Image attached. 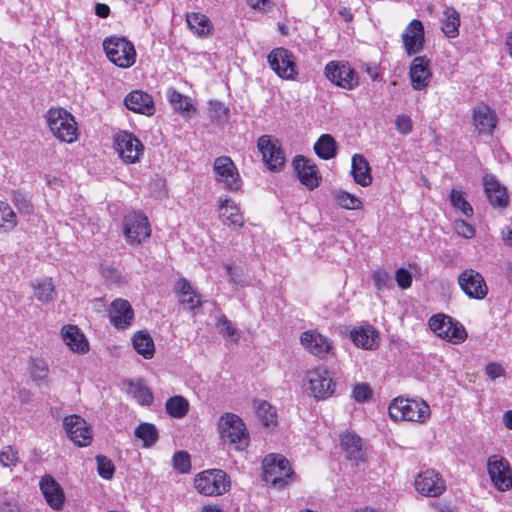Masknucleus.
<instances>
[{
    "instance_id": "nucleus-42",
    "label": "nucleus",
    "mask_w": 512,
    "mask_h": 512,
    "mask_svg": "<svg viewBox=\"0 0 512 512\" xmlns=\"http://www.w3.org/2000/svg\"><path fill=\"white\" fill-rule=\"evenodd\" d=\"M333 199L341 208L348 210H358L363 206L362 201L358 197L344 190H335L333 192Z\"/></svg>"
},
{
    "instance_id": "nucleus-9",
    "label": "nucleus",
    "mask_w": 512,
    "mask_h": 512,
    "mask_svg": "<svg viewBox=\"0 0 512 512\" xmlns=\"http://www.w3.org/2000/svg\"><path fill=\"white\" fill-rule=\"evenodd\" d=\"M307 390L317 400L331 397L335 391V382L324 366H318L306 373Z\"/></svg>"
},
{
    "instance_id": "nucleus-48",
    "label": "nucleus",
    "mask_w": 512,
    "mask_h": 512,
    "mask_svg": "<svg viewBox=\"0 0 512 512\" xmlns=\"http://www.w3.org/2000/svg\"><path fill=\"white\" fill-rule=\"evenodd\" d=\"M96 462L99 475L104 479H111L115 471L112 461L106 456L98 455Z\"/></svg>"
},
{
    "instance_id": "nucleus-22",
    "label": "nucleus",
    "mask_w": 512,
    "mask_h": 512,
    "mask_svg": "<svg viewBox=\"0 0 512 512\" xmlns=\"http://www.w3.org/2000/svg\"><path fill=\"white\" fill-rule=\"evenodd\" d=\"M409 78L414 90H425L432 78L430 61L424 56L415 57L409 68Z\"/></svg>"
},
{
    "instance_id": "nucleus-30",
    "label": "nucleus",
    "mask_w": 512,
    "mask_h": 512,
    "mask_svg": "<svg viewBox=\"0 0 512 512\" xmlns=\"http://www.w3.org/2000/svg\"><path fill=\"white\" fill-rule=\"evenodd\" d=\"M61 337L63 342L75 353L84 354L89 350L88 340L76 325L63 326Z\"/></svg>"
},
{
    "instance_id": "nucleus-47",
    "label": "nucleus",
    "mask_w": 512,
    "mask_h": 512,
    "mask_svg": "<svg viewBox=\"0 0 512 512\" xmlns=\"http://www.w3.org/2000/svg\"><path fill=\"white\" fill-rule=\"evenodd\" d=\"M19 463V452L12 446H5L0 451V464L4 467H15Z\"/></svg>"
},
{
    "instance_id": "nucleus-8",
    "label": "nucleus",
    "mask_w": 512,
    "mask_h": 512,
    "mask_svg": "<svg viewBox=\"0 0 512 512\" xmlns=\"http://www.w3.org/2000/svg\"><path fill=\"white\" fill-rule=\"evenodd\" d=\"M122 231L130 245H140L151 236L148 218L141 212L131 211L124 215Z\"/></svg>"
},
{
    "instance_id": "nucleus-26",
    "label": "nucleus",
    "mask_w": 512,
    "mask_h": 512,
    "mask_svg": "<svg viewBox=\"0 0 512 512\" xmlns=\"http://www.w3.org/2000/svg\"><path fill=\"white\" fill-rule=\"evenodd\" d=\"M110 322L117 329H125L132 324L134 312L127 300L115 299L109 308Z\"/></svg>"
},
{
    "instance_id": "nucleus-28",
    "label": "nucleus",
    "mask_w": 512,
    "mask_h": 512,
    "mask_svg": "<svg viewBox=\"0 0 512 512\" xmlns=\"http://www.w3.org/2000/svg\"><path fill=\"white\" fill-rule=\"evenodd\" d=\"M340 446L346 458L355 463L364 461L365 450L362 439L354 432H345L340 436Z\"/></svg>"
},
{
    "instance_id": "nucleus-62",
    "label": "nucleus",
    "mask_w": 512,
    "mask_h": 512,
    "mask_svg": "<svg viewBox=\"0 0 512 512\" xmlns=\"http://www.w3.org/2000/svg\"><path fill=\"white\" fill-rule=\"evenodd\" d=\"M0 512H18L16 504L11 502H4L0 507Z\"/></svg>"
},
{
    "instance_id": "nucleus-61",
    "label": "nucleus",
    "mask_w": 512,
    "mask_h": 512,
    "mask_svg": "<svg viewBox=\"0 0 512 512\" xmlns=\"http://www.w3.org/2000/svg\"><path fill=\"white\" fill-rule=\"evenodd\" d=\"M503 240L509 246H512V223L506 226V229L503 231Z\"/></svg>"
},
{
    "instance_id": "nucleus-29",
    "label": "nucleus",
    "mask_w": 512,
    "mask_h": 512,
    "mask_svg": "<svg viewBox=\"0 0 512 512\" xmlns=\"http://www.w3.org/2000/svg\"><path fill=\"white\" fill-rule=\"evenodd\" d=\"M473 122L480 134L492 135L498 119L496 113L490 107L480 105L473 111Z\"/></svg>"
},
{
    "instance_id": "nucleus-33",
    "label": "nucleus",
    "mask_w": 512,
    "mask_h": 512,
    "mask_svg": "<svg viewBox=\"0 0 512 512\" xmlns=\"http://www.w3.org/2000/svg\"><path fill=\"white\" fill-rule=\"evenodd\" d=\"M167 99L173 109L184 117H190L191 114L196 112V107L191 98L173 88L168 89Z\"/></svg>"
},
{
    "instance_id": "nucleus-34",
    "label": "nucleus",
    "mask_w": 512,
    "mask_h": 512,
    "mask_svg": "<svg viewBox=\"0 0 512 512\" xmlns=\"http://www.w3.org/2000/svg\"><path fill=\"white\" fill-rule=\"evenodd\" d=\"M352 175L357 184L365 187L371 184L372 177L370 174V166L364 156L355 154L352 157Z\"/></svg>"
},
{
    "instance_id": "nucleus-59",
    "label": "nucleus",
    "mask_w": 512,
    "mask_h": 512,
    "mask_svg": "<svg viewBox=\"0 0 512 512\" xmlns=\"http://www.w3.org/2000/svg\"><path fill=\"white\" fill-rule=\"evenodd\" d=\"M95 14L100 18H106L110 14V8L107 4L97 3L95 5Z\"/></svg>"
},
{
    "instance_id": "nucleus-13",
    "label": "nucleus",
    "mask_w": 512,
    "mask_h": 512,
    "mask_svg": "<svg viewBox=\"0 0 512 512\" xmlns=\"http://www.w3.org/2000/svg\"><path fill=\"white\" fill-rule=\"evenodd\" d=\"M300 343L307 352L320 359H326L335 354L332 340L317 330L304 331L300 336Z\"/></svg>"
},
{
    "instance_id": "nucleus-25",
    "label": "nucleus",
    "mask_w": 512,
    "mask_h": 512,
    "mask_svg": "<svg viewBox=\"0 0 512 512\" xmlns=\"http://www.w3.org/2000/svg\"><path fill=\"white\" fill-rule=\"evenodd\" d=\"M219 218L224 225L235 230L244 224L243 215L237 204L227 196L219 197Z\"/></svg>"
},
{
    "instance_id": "nucleus-51",
    "label": "nucleus",
    "mask_w": 512,
    "mask_h": 512,
    "mask_svg": "<svg viewBox=\"0 0 512 512\" xmlns=\"http://www.w3.org/2000/svg\"><path fill=\"white\" fill-rule=\"evenodd\" d=\"M0 205L4 206L6 210L10 211V216H3V220L2 214L0 213V232H9L16 227L17 216L8 203L0 201Z\"/></svg>"
},
{
    "instance_id": "nucleus-43",
    "label": "nucleus",
    "mask_w": 512,
    "mask_h": 512,
    "mask_svg": "<svg viewBox=\"0 0 512 512\" xmlns=\"http://www.w3.org/2000/svg\"><path fill=\"white\" fill-rule=\"evenodd\" d=\"M135 436L142 440L144 447L153 446L158 440V431L153 424L141 423L135 429Z\"/></svg>"
},
{
    "instance_id": "nucleus-16",
    "label": "nucleus",
    "mask_w": 512,
    "mask_h": 512,
    "mask_svg": "<svg viewBox=\"0 0 512 512\" xmlns=\"http://www.w3.org/2000/svg\"><path fill=\"white\" fill-rule=\"evenodd\" d=\"M461 290L471 299L482 300L488 294V286L482 274L472 268L465 269L458 276Z\"/></svg>"
},
{
    "instance_id": "nucleus-56",
    "label": "nucleus",
    "mask_w": 512,
    "mask_h": 512,
    "mask_svg": "<svg viewBox=\"0 0 512 512\" xmlns=\"http://www.w3.org/2000/svg\"><path fill=\"white\" fill-rule=\"evenodd\" d=\"M395 280L401 289H407L412 284V274L405 268H399L395 272Z\"/></svg>"
},
{
    "instance_id": "nucleus-63",
    "label": "nucleus",
    "mask_w": 512,
    "mask_h": 512,
    "mask_svg": "<svg viewBox=\"0 0 512 512\" xmlns=\"http://www.w3.org/2000/svg\"><path fill=\"white\" fill-rule=\"evenodd\" d=\"M503 423L506 428L512 430V410H508L504 413Z\"/></svg>"
},
{
    "instance_id": "nucleus-4",
    "label": "nucleus",
    "mask_w": 512,
    "mask_h": 512,
    "mask_svg": "<svg viewBox=\"0 0 512 512\" xmlns=\"http://www.w3.org/2000/svg\"><path fill=\"white\" fill-rule=\"evenodd\" d=\"M196 490L205 496H220L231 487L230 477L221 469H208L198 473L194 479Z\"/></svg>"
},
{
    "instance_id": "nucleus-1",
    "label": "nucleus",
    "mask_w": 512,
    "mask_h": 512,
    "mask_svg": "<svg viewBox=\"0 0 512 512\" xmlns=\"http://www.w3.org/2000/svg\"><path fill=\"white\" fill-rule=\"evenodd\" d=\"M220 439L235 450L243 451L249 446L250 435L244 421L234 413H225L218 420Z\"/></svg>"
},
{
    "instance_id": "nucleus-5",
    "label": "nucleus",
    "mask_w": 512,
    "mask_h": 512,
    "mask_svg": "<svg viewBox=\"0 0 512 512\" xmlns=\"http://www.w3.org/2000/svg\"><path fill=\"white\" fill-rule=\"evenodd\" d=\"M107 58L120 68H129L136 62V50L132 42L124 37L111 36L103 41Z\"/></svg>"
},
{
    "instance_id": "nucleus-24",
    "label": "nucleus",
    "mask_w": 512,
    "mask_h": 512,
    "mask_svg": "<svg viewBox=\"0 0 512 512\" xmlns=\"http://www.w3.org/2000/svg\"><path fill=\"white\" fill-rule=\"evenodd\" d=\"M484 192L489 203L494 208L504 209L509 204L507 188L495 176L486 174L483 177Z\"/></svg>"
},
{
    "instance_id": "nucleus-35",
    "label": "nucleus",
    "mask_w": 512,
    "mask_h": 512,
    "mask_svg": "<svg viewBox=\"0 0 512 512\" xmlns=\"http://www.w3.org/2000/svg\"><path fill=\"white\" fill-rule=\"evenodd\" d=\"M186 22L190 30L200 37L208 36L212 30L210 19L202 13H188L186 15Z\"/></svg>"
},
{
    "instance_id": "nucleus-39",
    "label": "nucleus",
    "mask_w": 512,
    "mask_h": 512,
    "mask_svg": "<svg viewBox=\"0 0 512 512\" xmlns=\"http://www.w3.org/2000/svg\"><path fill=\"white\" fill-rule=\"evenodd\" d=\"M314 151L321 159H332L336 156L337 153L336 141L331 135L323 134L315 142Z\"/></svg>"
},
{
    "instance_id": "nucleus-57",
    "label": "nucleus",
    "mask_w": 512,
    "mask_h": 512,
    "mask_svg": "<svg viewBox=\"0 0 512 512\" xmlns=\"http://www.w3.org/2000/svg\"><path fill=\"white\" fill-rule=\"evenodd\" d=\"M395 126L399 133L409 134L412 131V120L407 115H398L395 119Z\"/></svg>"
},
{
    "instance_id": "nucleus-20",
    "label": "nucleus",
    "mask_w": 512,
    "mask_h": 512,
    "mask_svg": "<svg viewBox=\"0 0 512 512\" xmlns=\"http://www.w3.org/2000/svg\"><path fill=\"white\" fill-rule=\"evenodd\" d=\"M39 488L51 509L55 511L63 509L65 503L64 490L51 475L46 474L40 478Z\"/></svg>"
},
{
    "instance_id": "nucleus-38",
    "label": "nucleus",
    "mask_w": 512,
    "mask_h": 512,
    "mask_svg": "<svg viewBox=\"0 0 512 512\" xmlns=\"http://www.w3.org/2000/svg\"><path fill=\"white\" fill-rule=\"evenodd\" d=\"M132 344L136 352L145 359H151L154 356L155 346L148 332L137 331L132 337Z\"/></svg>"
},
{
    "instance_id": "nucleus-50",
    "label": "nucleus",
    "mask_w": 512,
    "mask_h": 512,
    "mask_svg": "<svg viewBox=\"0 0 512 512\" xmlns=\"http://www.w3.org/2000/svg\"><path fill=\"white\" fill-rule=\"evenodd\" d=\"M173 467L179 473H188L191 468L190 456L185 451H178L173 456Z\"/></svg>"
},
{
    "instance_id": "nucleus-10",
    "label": "nucleus",
    "mask_w": 512,
    "mask_h": 512,
    "mask_svg": "<svg viewBox=\"0 0 512 512\" xmlns=\"http://www.w3.org/2000/svg\"><path fill=\"white\" fill-rule=\"evenodd\" d=\"M326 78L345 90H354L359 85V75L348 62L330 61L324 70Z\"/></svg>"
},
{
    "instance_id": "nucleus-32",
    "label": "nucleus",
    "mask_w": 512,
    "mask_h": 512,
    "mask_svg": "<svg viewBox=\"0 0 512 512\" xmlns=\"http://www.w3.org/2000/svg\"><path fill=\"white\" fill-rule=\"evenodd\" d=\"M353 343L365 350H372L378 346V333L372 326L356 327L351 331Z\"/></svg>"
},
{
    "instance_id": "nucleus-41",
    "label": "nucleus",
    "mask_w": 512,
    "mask_h": 512,
    "mask_svg": "<svg viewBox=\"0 0 512 512\" xmlns=\"http://www.w3.org/2000/svg\"><path fill=\"white\" fill-rule=\"evenodd\" d=\"M165 409L171 417L183 418L189 410V402L182 396H173L166 401Z\"/></svg>"
},
{
    "instance_id": "nucleus-11",
    "label": "nucleus",
    "mask_w": 512,
    "mask_h": 512,
    "mask_svg": "<svg viewBox=\"0 0 512 512\" xmlns=\"http://www.w3.org/2000/svg\"><path fill=\"white\" fill-rule=\"evenodd\" d=\"M487 472L493 486L498 491L506 492L512 488V468L505 457L498 454L489 456Z\"/></svg>"
},
{
    "instance_id": "nucleus-12",
    "label": "nucleus",
    "mask_w": 512,
    "mask_h": 512,
    "mask_svg": "<svg viewBox=\"0 0 512 512\" xmlns=\"http://www.w3.org/2000/svg\"><path fill=\"white\" fill-rule=\"evenodd\" d=\"M213 171L215 180L224 189L238 191L241 187V177L232 159L228 156H220L214 160Z\"/></svg>"
},
{
    "instance_id": "nucleus-18",
    "label": "nucleus",
    "mask_w": 512,
    "mask_h": 512,
    "mask_svg": "<svg viewBox=\"0 0 512 512\" xmlns=\"http://www.w3.org/2000/svg\"><path fill=\"white\" fill-rule=\"evenodd\" d=\"M116 150L126 163H136L143 153V144L133 134L121 131L115 137Z\"/></svg>"
},
{
    "instance_id": "nucleus-21",
    "label": "nucleus",
    "mask_w": 512,
    "mask_h": 512,
    "mask_svg": "<svg viewBox=\"0 0 512 512\" xmlns=\"http://www.w3.org/2000/svg\"><path fill=\"white\" fill-rule=\"evenodd\" d=\"M293 166L300 182L309 190H313L319 186L321 176L317 165L313 161L302 155H298L293 160Z\"/></svg>"
},
{
    "instance_id": "nucleus-40",
    "label": "nucleus",
    "mask_w": 512,
    "mask_h": 512,
    "mask_svg": "<svg viewBox=\"0 0 512 512\" xmlns=\"http://www.w3.org/2000/svg\"><path fill=\"white\" fill-rule=\"evenodd\" d=\"M127 393L131 395L141 405H149L153 401V396L143 380L137 379L127 383Z\"/></svg>"
},
{
    "instance_id": "nucleus-31",
    "label": "nucleus",
    "mask_w": 512,
    "mask_h": 512,
    "mask_svg": "<svg viewBox=\"0 0 512 512\" xmlns=\"http://www.w3.org/2000/svg\"><path fill=\"white\" fill-rule=\"evenodd\" d=\"M175 291L180 304L185 309L194 311L201 306L200 295L193 289L192 285L187 279H179L175 285Z\"/></svg>"
},
{
    "instance_id": "nucleus-37",
    "label": "nucleus",
    "mask_w": 512,
    "mask_h": 512,
    "mask_svg": "<svg viewBox=\"0 0 512 512\" xmlns=\"http://www.w3.org/2000/svg\"><path fill=\"white\" fill-rule=\"evenodd\" d=\"M34 296L42 303H49L56 298V291L51 278L36 279L31 283Z\"/></svg>"
},
{
    "instance_id": "nucleus-45",
    "label": "nucleus",
    "mask_w": 512,
    "mask_h": 512,
    "mask_svg": "<svg viewBox=\"0 0 512 512\" xmlns=\"http://www.w3.org/2000/svg\"><path fill=\"white\" fill-rule=\"evenodd\" d=\"M257 416L265 426H270L276 421L275 409L266 401H259L255 404Z\"/></svg>"
},
{
    "instance_id": "nucleus-3",
    "label": "nucleus",
    "mask_w": 512,
    "mask_h": 512,
    "mask_svg": "<svg viewBox=\"0 0 512 512\" xmlns=\"http://www.w3.org/2000/svg\"><path fill=\"white\" fill-rule=\"evenodd\" d=\"M388 414L394 421L423 423L430 417V407L423 400L395 398L388 407Z\"/></svg>"
},
{
    "instance_id": "nucleus-64",
    "label": "nucleus",
    "mask_w": 512,
    "mask_h": 512,
    "mask_svg": "<svg viewBox=\"0 0 512 512\" xmlns=\"http://www.w3.org/2000/svg\"><path fill=\"white\" fill-rule=\"evenodd\" d=\"M508 55L512 58V31L508 33L505 41Z\"/></svg>"
},
{
    "instance_id": "nucleus-60",
    "label": "nucleus",
    "mask_w": 512,
    "mask_h": 512,
    "mask_svg": "<svg viewBox=\"0 0 512 512\" xmlns=\"http://www.w3.org/2000/svg\"><path fill=\"white\" fill-rule=\"evenodd\" d=\"M247 2L253 9L264 10L270 3V0H247Z\"/></svg>"
},
{
    "instance_id": "nucleus-14",
    "label": "nucleus",
    "mask_w": 512,
    "mask_h": 512,
    "mask_svg": "<svg viewBox=\"0 0 512 512\" xmlns=\"http://www.w3.org/2000/svg\"><path fill=\"white\" fill-rule=\"evenodd\" d=\"M63 427L68 438L79 447L91 444L93 431L91 425L79 415H68L63 419Z\"/></svg>"
},
{
    "instance_id": "nucleus-15",
    "label": "nucleus",
    "mask_w": 512,
    "mask_h": 512,
    "mask_svg": "<svg viewBox=\"0 0 512 512\" xmlns=\"http://www.w3.org/2000/svg\"><path fill=\"white\" fill-rule=\"evenodd\" d=\"M271 69L282 79L294 80L298 74L293 54L282 47L273 49L268 55Z\"/></svg>"
},
{
    "instance_id": "nucleus-36",
    "label": "nucleus",
    "mask_w": 512,
    "mask_h": 512,
    "mask_svg": "<svg viewBox=\"0 0 512 512\" xmlns=\"http://www.w3.org/2000/svg\"><path fill=\"white\" fill-rule=\"evenodd\" d=\"M460 15L453 7H446L441 18V30L448 38L459 34Z\"/></svg>"
},
{
    "instance_id": "nucleus-2",
    "label": "nucleus",
    "mask_w": 512,
    "mask_h": 512,
    "mask_svg": "<svg viewBox=\"0 0 512 512\" xmlns=\"http://www.w3.org/2000/svg\"><path fill=\"white\" fill-rule=\"evenodd\" d=\"M52 135L61 142L73 143L78 139V125L74 116L61 107H51L45 114Z\"/></svg>"
},
{
    "instance_id": "nucleus-53",
    "label": "nucleus",
    "mask_w": 512,
    "mask_h": 512,
    "mask_svg": "<svg viewBox=\"0 0 512 512\" xmlns=\"http://www.w3.org/2000/svg\"><path fill=\"white\" fill-rule=\"evenodd\" d=\"M31 376L34 381L44 382L48 377V364L44 360H35L31 366Z\"/></svg>"
},
{
    "instance_id": "nucleus-6",
    "label": "nucleus",
    "mask_w": 512,
    "mask_h": 512,
    "mask_svg": "<svg viewBox=\"0 0 512 512\" xmlns=\"http://www.w3.org/2000/svg\"><path fill=\"white\" fill-rule=\"evenodd\" d=\"M262 465L264 480L273 486L284 487L294 476L289 461L280 454L267 455Z\"/></svg>"
},
{
    "instance_id": "nucleus-58",
    "label": "nucleus",
    "mask_w": 512,
    "mask_h": 512,
    "mask_svg": "<svg viewBox=\"0 0 512 512\" xmlns=\"http://www.w3.org/2000/svg\"><path fill=\"white\" fill-rule=\"evenodd\" d=\"M485 373L491 380H495L499 377H503L505 370L499 363L490 362L485 367Z\"/></svg>"
},
{
    "instance_id": "nucleus-17",
    "label": "nucleus",
    "mask_w": 512,
    "mask_h": 512,
    "mask_svg": "<svg viewBox=\"0 0 512 512\" xmlns=\"http://www.w3.org/2000/svg\"><path fill=\"white\" fill-rule=\"evenodd\" d=\"M263 161L270 170H279L285 164V155L277 139L262 135L257 142Z\"/></svg>"
},
{
    "instance_id": "nucleus-27",
    "label": "nucleus",
    "mask_w": 512,
    "mask_h": 512,
    "mask_svg": "<svg viewBox=\"0 0 512 512\" xmlns=\"http://www.w3.org/2000/svg\"><path fill=\"white\" fill-rule=\"evenodd\" d=\"M124 104L127 109L135 113L146 116H151L155 113V105L152 97L141 90H134L127 94L124 99Z\"/></svg>"
},
{
    "instance_id": "nucleus-55",
    "label": "nucleus",
    "mask_w": 512,
    "mask_h": 512,
    "mask_svg": "<svg viewBox=\"0 0 512 512\" xmlns=\"http://www.w3.org/2000/svg\"><path fill=\"white\" fill-rule=\"evenodd\" d=\"M453 226L455 232L466 239L473 238L475 235V228L464 220H456Z\"/></svg>"
},
{
    "instance_id": "nucleus-23",
    "label": "nucleus",
    "mask_w": 512,
    "mask_h": 512,
    "mask_svg": "<svg viewBox=\"0 0 512 512\" xmlns=\"http://www.w3.org/2000/svg\"><path fill=\"white\" fill-rule=\"evenodd\" d=\"M405 52L408 56L416 55L424 46V26L420 20H412L402 34Z\"/></svg>"
},
{
    "instance_id": "nucleus-46",
    "label": "nucleus",
    "mask_w": 512,
    "mask_h": 512,
    "mask_svg": "<svg viewBox=\"0 0 512 512\" xmlns=\"http://www.w3.org/2000/svg\"><path fill=\"white\" fill-rule=\"evenodd\" d=\"M216 327L219 333L224 337L229 338L233 342H238L240 338V332L232 325L226 316L222 315L218 318Z\"/></svg>"
},
{
    "instance_id": "nucleus-52",
    "label": "nucleus",
    "mask_w": 512,
    "mask_h": 512,
    "mask_svg": "<svg viewBox=\"0 0 512 512\" xmlns=\"http://www.w3.org/2000/svg\"><path fill=\"white\" fill-rule=\"evenodd\" d=\"M372 390L367 383H357L352 389V398L358 403H364L371 399Z\"/></svg>"
},
{
    "instance_id": "nucleus-54",
    "label": "nucleus",
    "mask_w": 512,
    "mask_h": 512,
    "mask_svg": "<svg viewBox=\"0 0 512 512\" xmlns=\"http://www.w3.org/2000/svg\"><path fill=\"white\" fill-rule=\"evenodd\" d=\"M209 115L213 120L218 122L224 121L228 116V108L219 101L209 102Z\"/></svg>"
},
{
    "instance_id": "nucleus-44",
    "label": "nucleus",
    "mask_w": 512,
    "mask_h": 512,
    "mask_svg": "<svg viewBox=\"0 0 512 512\" xmlns=\"http://www.w3.org/2000/svg\"><path fill=\"white\" fill-rule=\"evenodd\" d=\"M451 204L455 209H458L466 217L473 215V208L469 202L464 198V192L458 188H452L450 192Z\"/></svg>"
},
{
    "instance_id": "nucleus-7",
    "label": "nucleus",
    "mask_w": 512,
    "mask_h": 512,
    "mask_svg": "<svg viewBox=\"0 0 512 512\" xmlns=\"http://www.w3.org/2000/svg\"><path fill=\"white\" fill-rule=\"evenodd\" d=\"M429 328L438 337L453 344H460L467 338L465 327L444 314L433 315L428 321Z\"/></svg>"
},
{
    "instance_id": "nucleus-49",
    "label": "nucleus",
    "mask_w": 512,
    "mask_h": 512,
    "mask_svg": "<svg viewBox=\"0 0 512 512\" xmlns=\"http://www.w3.org/2000/svg\"><path fill=\"white\" fill-rule=\"evenodd\" d=\"M374 286L378 292L391 288V278L387 271L379 269L372 273Z\"/></svg>"
},
{
    "instance_id": "nucleus-19",
    "label": "nucleus",
    "mask_w": 512,
    "mask_h": 512,
    "mask_svg": "<svg viewBox=\"0 0 512 512\" xmlns=\"http://www.w3.org/2000/svg\"><path fill=\"white\" fill-rule=\"evenodd\" d=\"M416 490L427 497H438L446 489L442 476L433 469L420 472L415 479Z\"/></svg>"
}]
</instances>
